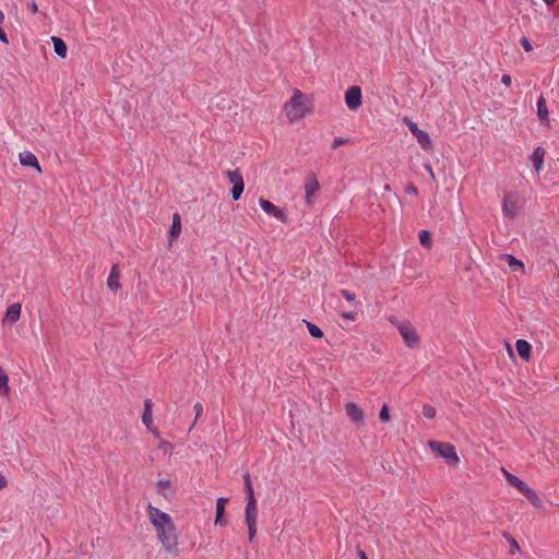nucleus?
I'll return each instance as SVG.
<instances>
[{
  "instance_id": "obj_19",
  "label": "nucleus",
  "mask_w": 559,
  "mask_h": 559,
  "mask_svg": "<svg viewBox=\"0 0 559 559\" xmlns=\"http://www.w3.org/2000/svg\"><path fill=\"white\" fill-rule=\"evenodd\" d=\"M51 40L53 44V49H55L56 55L61 58H66L68 48H67V45L63 41V39H61L60 37H57V36H52Z\"/></svg>"
},
{
  "instance_id": "obj_22",
  "label": "nucleus",
  "mask_w": 559,
  "mask_h": 559,
  "mask_svg": "<svg viewBox=\"0 0 559 559\" xmlns=\"http://www.w3.org/2000/svg\"><path fill=\"white\" fill-rule=\"evenodd\" d=\"M10 393L9 377L4 369L0 366V394L8 395Z\"/></svg>"
},
{
  "instance_id": "obj_44",
  "label": "nucleus",
  "mask_w": 559,
  "mask_h": 559,
  "mask_svg": "<svg viewBox=\"0 0 559 559\" xmlns=\"http://www.w3.org/2000/svg\"><path fill=\"white\" fill-rule=\"evenodd\" d=\"M547 5L554 4L557 0H543Z\"/></svg>"
},
{
  "instance_id": "obj_27",
  "label": "nucleus",
  "mask_w": 559,
  "mask_h": 559,
  "mask_svg": "<svg viewBox=\"0 0 559 559\" xmlns=\"http://www.w3.org/2000/svg\"><path fill=\"white\" fill-rule=\"evenodd\" d=\"M419 241L425 248L431 247V235L428 230L423 229L419 231Z\"/></svg>"
},
{
  "instance_id": "obj_28",
  "label": "nucleus",
  "mask_w": 559,
  "mask_h": 559,
  "mask_svg": "<svg viewBox=\"0 0 559 559\" xmlns=\"http://www.w3.org/2000/svg\"><path fill=\"white\" fill-rule=\"evenodd\" d=\"M171 483L168 479H160L157 481L158 493L167 497V490L170 489Z\"/></svg>"
},
{
  "instance_id": "obj_45",
  "label": "nucleus",
  "mask_w": 559,
  "mask_h": 559,
  "mask_svg": "<svg viewBox=\"0 0 559 559\" xmlns=\"http://www.w3.org/2000/svg\"><path fill=\"white\" fill-rule=\"evenodd\" d=\"M4 21V14L3 12L0 10V24L3 23Z\"/></svg>"
},
{
  "instance_id": "obj_25",
  "label": "nucleus",
  "mask_w": 559,
  "mask_h": 559,
  "mask_svg": "<svg viewBox=\"0 0 559 559\" xmlns=\"http://www.w3.org/2000/svg\"><path fill=\"white\" fill-rule=\"evenodd\" d=\"M506 260L511 269L515 270H524V264L522 261L518 260L512 254H506Z\"/></svg>"
},
{
  "instance_id": "obj_17",
  "label": "nucleus",
  "mask_w": 559,
  "mask_h": 559,
  "mask_svg": "<svg viewBox=\"0 0 559 559\" xmlns=\"http://www.w3.org/2000/svg\"><path fill=\"white\" fill-rule=\"evenodd\" d=\"M21 316V305L20 304H12L8 307L5 311L4 319L11 323L16 322L20 319Z\"/></svg>"
},
{
  "instance_id": "obj_31",
  "label": "nucleus",
  "mask_w": 559,
  "mask_h": 559,
  "mask_svg": "<svg viewBox=\"0 0 559 559\" xmlns=\"http://www.w3.org/2000/svg\"><path fill=\"white\" fill-rule=\"evenodd\" d=\"M193 409L195 412V418L191 425V427L189 428V431L192 430V428L194 427V425L197 424L198 419L202 416L203 414V405L200 403V402H197L193 406Z\"/></svg>"
},
{
  "instance_id": "obj_39",
  "label": "nucleus",
  "mask_w": 559,
  "mask_h": 559,
  "mask_svg": "<svg viewBox=\"0 0 559 559\" xmlns=\"http://www.w3.org/2000/svg\"><path fill=\"white\" fill-rule=\"evenodd\" d=\"M28 8H29V10L33 13H37L38 12V5H37V3L34 0L28 4Z\"/></svg>"
},
{
  "instance_id": "obj_4",
  "label": "nucleus",
  "mask_w": 559,
  "mask_h": 559,
  "mask_svg": "<svg viewBox=\"0 0 559 559\" xmlns=\"http://www.w3.org/2000/svg\"><path fill=\"white\" fill-rule=\"evenodd\" d=\"M404 123L407 126L412 134L416 138L417 143L424 151H430L432 148V142L429 134L418 128L417 123L412 121L409 118H404Z\"/></svg>"
},
{
  "instance_id": "obj_21",
  "label": "nucleus",
  "mask_w": 559,
  "mask_h": 559,
  "mask_svg": "<svg viewBox=\"0 0 559 559\" xmlns=\"http://www.w3.org/2000/svg\"><path fill=\"white\" fill-rule=\"evenodd\" d=\"M502 472L506 476V479L507 481L514 486L519 491H521L523 489V487L526 485L525 481H523L521 478H519L518 476L509 473L508 471H506L504 468H502Z\"/></svg>"
},
{
  "instance_id": "obj_14",
  "label": "nucleus",
  "mask_w": 559,
  "mask_h": 559,
  "mask_svg": "<svg viewBox=\"0 0 559 559\" xmlns=\"http://www.w3.org/2000/svg\"><path fill=\"white\" fill-rule=\"evenodd\" d=\"M228 499L221 497L216 501V516H215V524L216 525H225L226 521L224 520V513H225V506L227 503Z\"/></svg>"
},
{
  "instance_id": "obj_30",
  "label": "nucleus",
  "mask_w": 559,
  "mask_h": 559,
  "mask_svg": "<svg viewBox=\"0 0 559 559\" xmlns=\"http://www.w3.org/2000/svg\"><path fill=\"white\" fill-rule=\"evenodd\" d=\"M243 189H245V183L241 182V183H238V185H234V187L231 188V198L234 201H237L240 199L242 192H243Z\"/></svg>"
},
{
  "instance_id": "obj_16",
  "label": "nucleus",
  "mask_w": 559,
  "mask_h": 559,
  "mask_svg": "<svg viewBox=\"0 0 559 559\" xmlns=\"http://www.w3.org/2000/svg\"><path fill=\"white\" fill-rule=\"evenodd\" d=\"M119 277L120 274L118 271V266L114 265L107 278L108 288H110L111 290H117L118 288H120Z\"/></svg>"
},
{
  "instance_id": "obj_29",
  "label": "nucleus",
  "mask_w": 559,
  "mask_h": 559,
  "mask_svg": "<svg viewBox=\"0 0 559 559\" xmlns=\"http://www.w3.org/2000/svg\"><path fill=\"white\" fill-rule=\"evenodd\" d=\"M307 328L312 337L321 338L323 336V332L318 325H316L311 322H307Z\"/></svg>"
},
{
  "instance_id": "obj_2",
  "label": "nucleus",
  "mask_w": 559,
  "mask_h": 559,
  "mask_svg": "<svg viewBox=\"0 0 559 559\" xmlns=\"http://www.w3.org/2000/svg\"><path fill=\"white\" fill-rule=\"evenodd\" d=\"M245 491L247 495L246 523L248 526L249 540L252 542L257 534L258 504L254 498V490L249 473L243 475Z\"/></svg>"
},
{
  "instance_id": "obj_13",
  "label": "nucleus",
  "mask_w": 559,
  "mask_h": 559,
  "mask_svg": "<svg viewBox=\"0 0 559 559\" xmlns=\"http://www.w3.org/2000/svg\"><path fill=\"white\" fill-rule=\"evenodd\" d=\"M20 163L23 166L35 167L38 171H41L37 157L29 151L20 153Z\"/></svg>"
},
{
  "instance_id": "obj_10",
  "label": "nucleus",
  "mask_w": 559,
  "mask_h": 559,
  "mask_svg": "<svg viewBox=\"0 0 559 559\" xmlns=\"http://www.w3.org/2000/svg\"><path fill=\"white\" fill-rule=\"evenodd\" d=\"M346 415L355 424H361L365 418L364 411L355 403L349 402L345 405Z\"/></svg>"
},
{
  "instance_id": "obj_33",
  "label": "nucleus",
  "mask_w": 559,
  "mask_h": 559,
  "mask_svg": "<svg viewBox=\"0 0 559 559\" xmlns=\"http://www.w3.org/2000/svg\"><path fill=\"white\" fill-rule=\"evenodd\" d=\"M379 418L381 421H388L390 419L389 407L386 404L382 405V407L380 409Z\"/></svg>"
},
{
  "instance_id": "obj_1",
  "label": "nucleus",
  "mask_w": 559,
  "mask_h": 559,
  "mask_svg": "<svg viewBox=\"0 0 559 559\" xmlns=\"http://www.w3.org/2000/svg\"><path fill=\"white\" fill-rule=\"evenodd\" d=\"M147 514L151 523L157 532L158 540L162 543L166 552L178 554V535L171 516L160 509L150 504Z\"/></svg>"
},
{
  "instance_id": "obj_20",
  "label": "nucleus",
  "mask_w": 559,
  "mask_h": 559,
  "mask_svg": "<svg viewBox=\"0 0 559 559\" xmlns=\"http://www.w3.org/2000/svg\"><path fill=\"white\" fill-rule=\"evenodd\" d=\"M181 231V219L180 215L178 213H175L173 216V223L169 228V238L176 239L178 238L179 234Z\"/></svg>"
},
{
  "instance_id": "obj_8",
  "label": "nucleus",
  "mask_w": 559,
  "mask_h": 559,
  "mask_svg": "<svg viewBox=\"0 0 559 559\" xmlns=\"http://www.w3.org/2000/svg\"><path fill=\"white\" fill-rule=\"evenodd\" d=\"M519 212L518 197L515 194H507L502 201V214L507 218H514Z\"/></svg>"
},
{
  "instance_id": "obj_3",
  "label": "nucleus",
  "mask_w": 559,
  "mask_h": 559,
  "mask_svg": "<svg viewBox=\"0 0 559 559\" xmlns=\"http://www.w3.org/2000/svg\"><path fill=\"white\" fill-rule=\"evenodd\" d=\"M429 447L435 454L443 457L448 464L455 465L459 463L460 459L454 445L439 441H429Z\"/></svg>"
},
{
  "instance_id": "obj_34",
  "label": "nucleus",
  "mask_w": 559,
  "mask_h": 559,
  "mask_svg": "<svg viewBox=\"0 0 559 559\" xmlns=\"http://www.w3.org/2000/svg\"><path fill=\"white\" fill-rule=\"evenodd\" d=\"M520 44L521 46L523 47V49L526 51V52H530L533 50V46L532 44L530 43L528 38L523 36L521 39H520Z\"/></svg>"
},
{
  "instance_id": "obj_12",
  "label": "nucleus",
  "mask_w": 559,
  "mask_h": 559,
  "mask_svg": "<svg viewBox=\"0 0 559 559\" xmlns=\"http://www.w3.org/2000/svg\"><path fill=\"white\" fill-rule=\"evenodd\" d=\"M320 189L319 181L314 176H308L305 181V191H306V201L307 203H311V198L316 194V192Z\"/></svg>"
},
{
  "instance_id": "obj_24",
  "label": "nucleus",
  "mask_w": 559,
  "mask_h": 559,
  "mask_svg": "<svg viewBox=\"0 0 559 559\" xmlns=\"http://www.w3.org/2000/svg\"><path fill=\"white\" fill-rule=\"evenodd\" d=\"M226 176L228 178V182L230 185H233V186L243 182L242 175H241V173L238 169H236V170H227L226 171Z\"/></svg>"
},
{
  "instance_id": "obj_11",
  "label": "nucleus",
  "mask_w": 559,
  "mask_h": 559,
  "mask_svg": "<svg viewBox=\"0 0 559 559\" xmlns=\"http://www.w3.org/2000/svg\"><path fill=\"white\" fill-rule=\"evenodd\" d=\"M545 155L546 151L540 146L535 147L531 155V160L533 163L536 175H539L540 170L543 169Z\"/></svg>"
},
{
  "instance_id": "obj_26",
  "label": "nucleus",
  "mask_w": 559,
  "mask_h": 559,
  "mask_svg": "<svg viewBox=\"0 0 559 559\" xmlns=\"http://www.w3.org/2000/svg\"><path fill=\"white\" fill-rule=\"evenodd\" d=\"M537 114L542 119L547 118L548 116V109L544 97H539L537 100Z\"/></svg>"
},
{
  "instance_id": "obj_42",
  "label": "nucleus",
  "mask_w": 559,
  "mask_h": 559,
  "mask_svg": "<svg viewBox=\"0 0 559 559\" xmlns=\"http://www.w3.org/2000/svg\"><path fill=\"white\" fill-rule=\"evenodd\" d=\"M8 485L7 478L0 472V489L4 488Z\"/></svg>"
},
{
  "instance_id": "obj_32",
  "label": "nucleus",
  "mask_w": 559,
  "mask_h": 559,
  "mask_svg": "<svg viewBox=\"0 0 559 559\" xmlns=\"http://www.w3.org/2000/svg\"><path fill=\"white\" fill-rule=\"evenodd\" d=\"M423 415L425 418L432 419L436 417V408L432 405L425 404L423 407Z\"/></svg>"
},
{
  "instance_id": "obj_38",
  "label": "nucleus",
  "mask_w": 559,
  "mask_h": 559,
  "mask_svg": "<svg viewBox=\"0 0 559 559\" xmlns=\"http://www.w3.org/2000/svg\"><path fill=\"white\" fill-rule=\"evenodd\" d=\"M406 192L411 193V194H417L418 193V189L414 185H411V186H408L406 188Z\"/></svg>"
},
{
  "instance_id": "obj_46",
  "label": "nucleus",
  "mask_w": 559,
  "mask_h": 559,
  "mask_svg": "<svg viewBox=\"0 0 559 559\" xmlns=\"http://www.w3.org/2000/svg\"><path fill=\"white\" fill-rule=\"evenodd\" d=\"M511 545H512L513 547H515L516 549H519V545H518V543L515 542V539H512Z\"/></svg>"
},
{
  "instance_id": "obj_9",
  "label": "nucleus",
  "mask_w": 559,
  "mask_h": 559,
  "mask_svg": "<svg viewBox=\"0 0 559 559\" xmlns=\"http://www.w3.org/2000/svg\"><path fill=\"white\" fill-rule=\"evenodd\" d=\"M400 334L402 335L405 344L408 347H414L419 343V337L415 329L407 323H403L399 326Z\"/></svg>"
},
{
  "instance_id": "obj_5",
  "label": "nucleus",
  "mask_w": 559,
  "mask_h": 559,
  "mask_svg": "<svg viewBox=\"0 0 559 559\" xmlns=\"http://www.w3.org/2000/svg\"><path fill=\"white\" fill-rule=\"evenodd\" d=\"M302 93L296 90L289 104L286 105L287 116L290 120H296L305 116L306 109L302 107Z\"/></svg>"
},
{
  "instance_id": "obj_40",
  "label": "nucleus",
  "mask_w": 559,
  "mask_h": 559,
  "mask_svg": "<svg viewBox=\"0 0 559 559\" xmlns=\"http://www.w3.org/2000/svg\"><path fill=\"white\" fill-rule=\"evenodd\" d=\"M0 40L4 44H8L9 40H8V37H7V34L0 27Z\"/></svg>"
},
{
  "instance_id": "obj_36",
  "label": "nucleus",
  "mask_w": 559,
  "mask_h": 559,
  "mask_svg": "<svg viewBox=\"0 0 559 559\" xmlns=\"http://www.w3.org/2000/svg\"><path fill=\"white\" fill-rule=\"evenodd\" d=\"M348 142V139L345 138H335L332 142V148L335 150L338 146L346 144Z\"/></svg>"
},
{
  "instance_id": "obj_18",
  "label": "nucleus",
  "mask_w": 559,
  "mask_h": 559,
  "mask_svg": "<svg viewBox=\"0 0 559 559\" xmlns=\"http://www.w3.org/2000/svg\"><path fill=\"white\" fill-rule=\"evenodd\" d=\"M152 401L150 399H146L144 401V409H143V414H142V423L145 425V427L147 429L151 428V425L153 423V418H152Z\"/></svg>"
},
{
  "instance_id": "obj_43",
  "label": "nucleus",
  "mask_w": 559,
  "mask_h": 559,
  "mask_svg": "<svg viewBox=\"0 0 559 559\" xmlns=\"http://www.w3.org/2000/svg\"><path fill=\"white\" fill-rule=\"evenodd\" d=\"M359 559H368L366 552L362 549H358Z\"/></svg>"
},
{
  "instance_id": "obj_15",
  "label": "nucleus",
  "mask_w": 559,
  "mask_h": 559,
  "mask_svg": "<svg viewBox=\"0 0 559 559\" xmlns=\"http://www.w3.org/2000/svg\"><path fill=\"white\" fill-rule=\"evenodd\" d=\"M515 347H516L519 356L522 359L528 360L531 358L532 346L527 341L522 340V338L518 340Z\"/></svg>"
},
{
  "instance_id": "obj_37",
  "label": "nucleus",
  "mask_w": 559,
  "mask_h": 559,
  "mask_svg": "<svg viewBox=\"0 0 559 559\" xmlns=\"http://www.w3.org/2000/svg\"><path fill=\"white\" fill-rule=\"evenodd\" d=\"M501 83L506 86H510L512 83V79L510 74H502L501 76Z\"/></svg>"
},
{
  "instance_id": "obj_35",
  "label": "nucleus",
  "mask_w": 559,
  "mask_h": 559,
  "mask_svg": "<svg viewBox=\"0 0 559 559\" xmlns=\"http://www.w3.org/2000/svg\"><path fill=\"white\" fill-rule=\"evenodd\" d=\"M341 295L349 302H353L356 299V295L348 289H341Z\"/></svg>"
},
{
  "instance_id": "obj_6",
  "label": "nucleus",
  "mask_w": 559,
  "mask_h": 559,
  "mask_svg": "<svg viewBox=\"0 0 559 559\" xmlns=\"http://www.w3.org/2000/svg\"><path fill=\"white\" fill-rule=\"evenodd\" d=\"M259 205L261 210L266 213L269 216L276 218L282 223H286L288 219V215L285 210L277 207L271 201L265 199L259 200Z\"/></svg>"
},
{
  "instance_id": "obj_41",
  "label": "nucleus",
  "mask_w": 559,
  "mask_h": 559,
  "mask_svg": "<svg viewBox=\"0 0 559 559\" xmlns=\"http://www.w3.org/2000/svg\"><path fill=\"white\" fill-rule=\"evenodd\" d=\"M342 317L347 319V320L354 321L356 316H355V313H352V312H344L342 314Z\"/></svg>"
},
{
  "instance_id": "obj_7",
  "label": "nucleus",
  "mask_w": 559,
  "mask_h": 559,
  "mask_svg": "<svg viewBox=\"0 0 559 559\" xmlns=\"http://www.w3.org/2000/svg\"><path fill=\"white\" fill-rule=\"evenodd\" d=\"M361 99L359 86H350L345 93V104L349 110H357L361 106Z\"/></svg>"
},
{
  "instance_id": "obj_23",
  "label": "nucleus",
  "mask_w": 559,
  "mask_h": 559,
  "mask_svg": "<svg viewBox=\"0 0 559 559\" xmlns=\"http://www.w3.org/2000/svg\"><path fill=\"white\" fill-rule=\"evenodd\" d=\"M520 492L534 506L539 503V498L537 493L527 484L523 487V489Z\"/></svg>"
}]
</instances>
